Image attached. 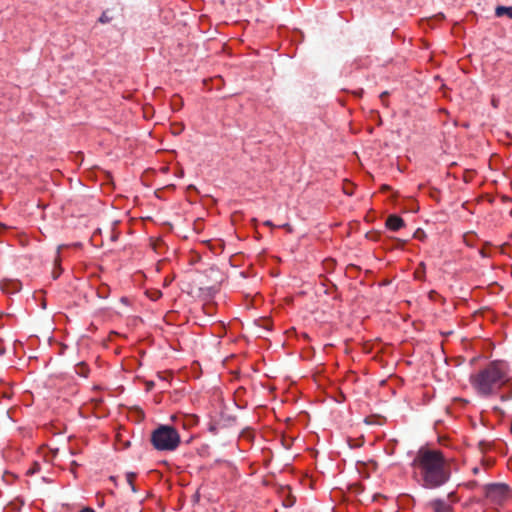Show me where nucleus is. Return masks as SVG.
<instances>
[{"mask_svg": "<svg viewBox=\"0 0 512 512\" xmlns=\"http://www.w3.org/2000/svg\"><path fill=\"white\" fill-rule=\"evenodd\" d=\"M411 465L414 479L425 489L440 488L451 478L449 460L436 449H420Z\"/></svg>", "mask_w": 512, "mask_h": 512, "instance_id": "f257e3e1", "label": "nucleus"}, {"mask_svg": "<svg viewBox=\"0 0 512 512\" xmlns=\"http://www.w3.org/2000/svg\"><path fill=\"white\" fill-rule=\"evenodd\" d=\"M511 380L509 365L501 360L490 362L470 376L473 389L481 397H490L499 392Z\"/></svg>", "mask_w": 512, "mask_h": 512, "instance_id": "f03ea898", "label": "nucleus"}, {"mask_svg": "<svg viewBox=\"0 0 512 512\" xmlns=\"http://www.w3.org/2000/svg\"><path fill=\"white\" fill-rule=\"evenodd\" d=\"M180 442L178 431L169 425H160L151 434V443L158 451H174Z\"/></svg>", "mask_w": 512, "mask_h": 512, "instance_id": "7ed1b4c3", "label": "nucleus"}, {"mask_svg": "<svg viewBox=\"0 0 512 512\" xmlns=\"http://www.w3.org/2000/svg\"><path fill=\"white\" fill-rule=\"evenodd\" d=\"M508 493L509 487L502 483L491 484L487 487V496L497 502L505 499Z\"/></svg>", "mask_w": 512, "mask_h": 512, "instance_id": "20e7f679", "label": "nucleus"}, {"mask_svg": "<svg viewBox=\"0 0 512 512\" xmlns=\"http://www.w3.org/2000/svg\"><path fill=\"white\" fill-rule=\"evenodd\" d=\"M433 512H452V506L445 500L437 498L429 502Z\"/></svg>", "mask_w": 512, "mask_h": 512, "instance_id": "39448f33", "label": "nucleus"}, {"mask_svg": "<svg viewBox=\"0 0 512 512\" xmlns=\"http://www.w3.org/2000/svg\"><path fill=\"white\" fill-rule=\"evenodd\" d=\"M387 227L392 231H398L404 226V221L397 215H391L386 221Z\"/></svg>", "mask_w": 512, "mask_h": 512, "instance_id": "423d86ee", "label": "nucleus"}, {"mask_svg": "<svg viewBox=\"0 0 512 512\" xmlns=\"http://www.w3.org/2000/svg\"><path fill=\"white\" fill-rule=\"evenodd\" d=\"M495 14L497 17L507 16L512 19V6H498L495 9Z\"/></svg>", "mask_w": 512, "mask_h": 512, "instance_id": "0eeeda50", "label": "nucleus"}, {"mask_svg": "<svg viewBox=\"0 0 512 512\" xmlns=\"http://www.w3.org/2000/svg\"><path fill=\"white\" fill-rule=\"evenodd\" d=\"M76 373L80 376L87 377L88 376V368L85 363H80L76 367Z\"/></svg>", "mask_w": 512, "mask_h": 512, "instance_id": "6e6552de", "label": "nucleus"}, {"mask_svg": "<svg viewBox=\"0 0 512 512\" xmlns=\"http://www.w3.org/2000/svg\"><path fill=\"white\" fill-rule=\"evenodd\" d=\"M506 385H508V390L507 392L503 393L501 396H500V399L502 401H507V400H510L512 399V382L510 381L509 383H507Z\"/></svg>", "mask_w": 512, "mask_h": 512, "instance_id": "1a4fd4ad", "label": "nucleus"}, {"mask_svg": "<svg viewBox=\"0 0 512 512\" xmlns=\"http://www.w3.org/2000/svg\"><path fill=\"white\" fill-rule=\"evenodd\" d=\"M111 20H112V18L107 14V12H103L99 18V22H101L103 24L109 23Z\"/></svg>", "mask_w": 512, "mask_h": 512, "instance_id": "9d476101", "label": "nucleus"}, {"mask_svg": "<svg viewBox=\"0 0 512 512\" xmlns=\"http://www.w3.org/2000/svg\"><path fill=\"white\" fill-rule=\"evenodd\" d=\"M60 273H61V269H60V268H58L57 270L55 269V270L53 271V277H54V279L58 278V277H59V275H60Z\"/></svg>", "mask_w": 512, "mask_h": 512, "instance_id": "9b49d317", "label": "nucleus"}, {"mask_svg": "<svg viewBox=\"0 0 512 512\" xmlns=\"http://www.w3.org/2000/svg\"><path fill=\"white\" fill-rule=\"evenodd\" d=\"M80 512H95V511L91 508H83Z\"/></svg>", "mask_w": 512, "mask_h": 512, "instance_id": "f8f14e48", "label": "nucleus"}, {"mask_svg": "<svg viewBox=\"0 0 512 512\" xmlns=\"http://www.w3.org/2000/svg\"><path fill=\"white\" fill-rule=\"evenodd\" d=\"M59 256H57V258L55 259V266H58L59 265Z\"/></svg>", "mask_w": 512, "mask_h": 512, "instance_id": "ddd939ff", "label": "nucleus"}, {"mask_svg": "<svg viewBox=\"0 0 512 512\" xmlns=\"http://www.w3.org/2000/svg\"><path fill=\"white\" fill-rule=\"evenodd\" d=\"M265 225H267V226H272V223H271V221H266V222H265Z\"/></svg>", "mask_w": 512, "mask_h": 512, "instance_id": "4468645a", "label": "nucleus"}, {"mask_svg": "<svg viewBox=\"0 0 512 512\" xmlns=\"http://www.w3.org/2000/svg\"><path fill=\"white\" fill-rule=\"evenodd\" d=\"M473 472H474V473H477V472H478V468H477V467H475V468L473 469Z\"/></svg>", "mask_w": 512, "mask_h": 512, "instance_id": "2eb2a0df", "label": "nucleus"}, {"mask_svg": "<svg viewBox=\"0 0 512 512\" xmlns=\"http://www.w3.org/2000/svg\"><path fill=\"white\" fill-rule=\"evenodd\" d=\"M420 267L422 268V270L424 269V263H421L420 264Z\"/></svg>", "mask_w": 512, "mask_h": 512, "instance_id": "dca6fc26", "label": "nucleus"}]
</instances>
